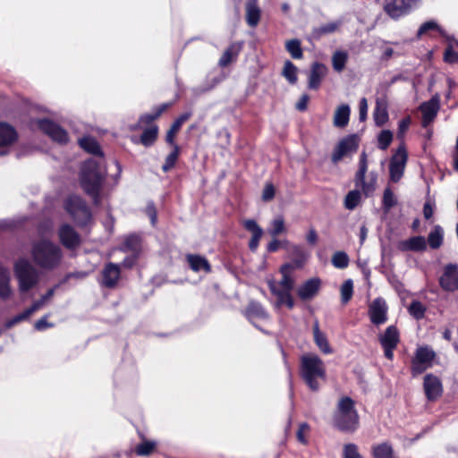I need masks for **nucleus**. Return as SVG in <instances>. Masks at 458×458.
<instances>
[{
    "mask_svg": "<svg viewBox=\"0 0 458 458\" xmlns=\"http://www.w3.org/2000/svg\"><path fill=\"white\" fill-rule=\"evenodd\" d=\"M80 145L83 149L95 156L84 162L80 182L83 191L93 199L95 203H98L100 189L106 174L102 152L96 140L91 137L80 140Z\"/></svg>",
    "mask_w": 458,
    "mask_h": 458,
    "instance_id": "1",
    "label": "nucleus"
},
{
    "mask_svg": "<svg viewBox=\"0 0 458 458\" xmlns=\"http://www.w3.org/2000/svg\"><path fill=\"white\" fill-rule=\"evenodd\" d=\"M34 263L40 268L52 270L57 267L63 259L61 248L47 239L35 242L31 249Z\"/></svg>",
    "mask_w": 458,
    "mask_h": 458,
    "instance_id": "2",
    "label": "nucleus"
},
{
    "mask_svg": "<svg viewBox=\"0 0 458 458\" xmlns=\"http://www.w3.org/2000/svg\"><path fill=\"white\" fill-rule=\"evenodd\" d=\"M333 425L348 433H352L359 428V415L352 398L344 396L338 400L333 415Z\"/></svg>",
    "mask_w": 458,
    "mask_h": 458,
    "instance_id": "3",
    "label": "nucleus"
},
{
    "mask_svg": "<svg viewBox=\"0 0 458 458\" xmlns=\"http://www.w3.org/2000/svg\"><path fill=\"white\" fill-rule=\"evenodd\" d=\"M301 377L312 391H318L320 381L326 378V369L322 360L314 354H307L301 358Z\"/></svg>",
    "mask_w": 458,
    "mask_h": 458,
    "instance_id": "4",
    "label": "nucleus"
},
{
    "mask_svg": "<svg viewBox=\"0 0 458 458\" xmlns=\"http://www.w3.org/2000/svg\"><path fill=\"white\" fill-rule=\"evenodd\" d=\"M14 274L18 280L21 293L28 292L36 286L39 280L38 270L25 259L16 261Z\"/></svg>",
    "mask_w": 458,
    "mask_h": 458,
    "instance_id": "5",
    "label": "nucleus"
},
{
    "mask_svg": "<svg viewBox=\"0 0 458 458\" xmlns=\"http://www.w3.org/2000/svg\"><path fill=\"white\" fill-rule=\"evenodd\" d=\"M368 171V160L367 154L363 151L360 154L359 169L355 174V185L360 188L362 193L366 197L371 196L377 188V174L375 172H370L368 176L366 173Z\"/></svg>",
    "mask_w": 458,
    "mask_h": 458,
    "instance_id": "6",
    "label": "nucleus"
},
{
    "mask_svg": "<svg viewBox=\"0 0 458 458\" xmlns=\"http://www.w3.org/2000/svg\"><path fill=\"white\" fill-rule=\"evenodd\" d=\"M64 208L80 225H86L90 220V211L86 203L79 196H70L65 201Z\"/></svg>",
    "mask_w": 458,
    "mask_h": 458,
    "instance_id": "7",
    "label": "nucleus"
},
{
    "mask_svg": "<svg viewBox=\"0 0 458 458\" xmlns=\"http://www.w3.org/2000/svg\"><path fill=\"white\" fill-rule=\"evenodd\" d=\"M408 155L403 144L400 145L395 154L393 155L390 166V179L394 182H397L403 175L405 165L407 163Z\"/></svg>",
    "mask_w": 458,
    "mask_h": 458,
    "instance_id": "8",
    "label": "nucleus"
},
{
    "mask_svg": "<svg viewBox=\"0 0 458 458\" xmlns=\"http://www.w3.org/2000/svg\"><path fill=\"white\" fill-rule=\"evenodd\" d=\"M419 4L420 0H391L385 4L384 10L392 19L397 20L409 13Z\"/></svg>",
    "mask_w": 458,
    "mask_h": 458,
    "instance_id": "9",
    "label": "nucleus"
},
{
    "mask_svg": "<svg viewBox=\"0 0 458 458\" xmlns=\"http://www.w3.org/2000/svg\"><path fill=\"white\" fill-rule=\"evenodd\" d=\"M387 311L386 301L381 297L376 298L369 305L368 315L370 322L377 327L385 324L387 321Z\"/></svg>",
    "mask_w": 458,
    "mask_h": 458,
    "instance_id": "10",
    "label": "nucleus"
},
{
    "mask_svg": "<svg viewBox=\"0 0 458 458\" xmlns=\"http://www.w3.org/2000/svg\"><path fill=\"white\" fill-rule=\"evenodd\" d=\"M359 146V138L356 135H349L342 139L332 154V161L338 163L344 157L356 152Z\"/></svg>",
    "mask_w": 458,
    "mask_h": 458,
    "instance_id": "11",
    "label": "nucleus"
},
{
    "mask_svg": "<svg viewBox=\"0 0 458 458\" xmlns=\"http://www.w3.org/2000/svg\"><path fill=\"white\" fill-rule=\"evenodd\" d=\"M36 124L43 132L58 143H66L69 140L66 131L48 119H39L36 122Z\"/></svg>",
    "mask_w": 458,
    "mask_h": 458,
    "instance_id": "12",
    "label": "nucleus"
},
{
    "mask_svg": "<svg viewBox=\"0 0 458 458\" xmlns=\"http://www.w3.org/2000/svg\"><path fill=\"white\" fill-rule=\"evenodd\" d=\"M439 284L446 292L458 290V265L450 263L444 267L443 274L439 278Z\"/></svg>",
    "mask_w": 458,
    "mask_h": 458,
    "instance_id": "13",
    "label": "nucleus"
},
{
    "mask_svg": "<svg viewBox=\"0 0 458 458\" xmlns=\"http://www.w3.org/2000/svg\"><path fill=\"white\" fill-rule=\"evenodd\" d=\"M379 342L384 349L385 356L392 360L394 350L399 343V332L394 326H389L384 334L379 336Z\"/></svg>",
    "mask_w": 458,
    "mask_h": 458,
    "instance_id": "14",
    "label": "nucleus"
},
{
    "mask_svg": "<svg viewBox=\"0 0 458 458\" xmlns=\"http://www.w3.org/2000/svg\"><path fill=\"white\" fill-rule=\"evenodd\" d=\"M435 357L434 352L428 347L419 348L412 361V373L418 375L426 370Z\"/></svg>",
    "mask_w": 458,
    "mask_h": 458,
    "instance_id": "15",
    "label": "nucleus"
},
{
    "mask_svg": "<svg viewBox=\"0 0 458 458\" xmlns=\"http://www.w3.org/2000/svg\"><path fill=\"white\" fill-rule=\"evenodd\" d=\"M268 287L274 296L276 297V306L285 304L289 309H293L294 302L290 292L284 289L275 280H268Z\"/></svg>",
    "mask_w": 458,
    "mask_h": 458,
    "instance_id": "16",
    "label": "nucleus"
},
{
    "mask_svg": "<svg viewBox=\"0 0 458 458\" xmlns=\"http://www.w3.org/2000/svg\"><path fill=\"white\" fill-rule=\"evenodd\" d=\"M439 96L435 95L429 101L420 105L423 126H428L434 120L439 109Z\"/></svg>",
    "mask_w": 458,
    "mask_h": 458,
    "instance_id": "17",
    "label": "nucleus"
},
{
    "mask_svg": "<svg viewBox=\"0 0 458 458\" xmlns=\"http://www.w3.org/2000/svg\"><path fill=\"white\" fill-rule=\"evenodd\" d=\"M423 385L425 394L429 401L437 399L443 392L440 379L431 374L425 376Z\"/></svg>",
    "mask_w": 458,
    "mask_h": 458,
    "instance_id": "18",
    "label": "nucleus"
},
{
    "mask_svg": "<svg viewBox=\"0 0 458 458\" xmlns=\"http://www.w3.org/2000/svg\"><path fill=\"white\" fill-rule=\"evenodd\" d=\"M321 281L318 277H313L304 282L298 289L297 293L302 301H308L314 298L320 288Z\"/></svg>",
    "mask_w": 458,
    "mask_h": 458,
    "instance_id": "19",
    "label": "nucleus"
},
{
    "mask_svg": "<svg viewBox=\"0 0 458 458\" xmlns=\"http://www.w3.org/2000/svg\"><path fill=\"white\" fill-rule=\"evenodd\" d=\"M59 238L64 246L68 249L75 248L80 243V236L69 225H64L59 229Z\"/></svg>",
    "mask_w": 458,
    "mask_h": 458,
    "instance_id": "20",
    "label": "nucleus"
},
{
    "mask_svg": "<svg viewBox=\"0 0 458 458\" xmlns=\"http://www.w3.org/2000/svg\"><path fill=\"white\" fill-rule=\"evenodd\" d=\"M120 278V267L114 263L107 264L102 271V284L108 288L116 285Z\"/></svg>",
    "mask_w": 458,
    "mask_h": 458,
    "instance_id": "21",
    "label": "nucleus"
},
{
    "mask_svg": "<svg viewBox=\"0 0 458 458\" xmlns=\"http://www.w3.org/2000/svg\"><path fill=\"white\" fill-rule=\"evenodd\" d=\"M17 140L15 129L7 123L0 122V147L8 148Z\"/></svg>",
    "mask_w": 458,
    "mask_h": 458,
    "instance_id": "22",
    "label": "nucleus"
},
{
    "mask_svg": "<svg viewBox=\"0 0 458 458\" xmlns=\"http://www.w3.org/2000/svg\"><path fill=\"white\" fill-rule=\"evenodd\" d=\"M326 73L327 67L324 64L318 63L313 64L309 76V88L317 89Z\"/></svg>",
    "mask_w": 458,
    "mask_h": 458,
    "instance_id": "23",
    "label": "nucleus"
},
{
    "mask_svg": "<svg viewBox=\"0 0 458 458\" xmlns=\"http://www.w3.org/2000/svg\"><path fill=\"white\" fill-rule=\"evenodd\" d=\"M373 117L377 126L384 125L388 120L387 102L385 98H378L376 100V107Z\"/></svg>",
    "mask_w": 458,
    "mask_h": 458,
    "instance_id": "24",
    "label": "nucleus"
},
{
    "mask_svg": "<svg viewBox=\"0 0 458 458\" xmlns=\"http://www.w3.org/2000/svg\"><path fill=\"white\" fill-rule=\"evenodd\" d=\"M157 134L158 127L157 125H150L144 129L140 139L132 137L131 141L135 144L140 143L145 147H150L155 143Z\"/></svg>",
    "mask_w": 458,
    "mask_h": 458,
    "instance_id": "25",
    "label": "nucleus"
},
{
    "mask_svg": "<svg viewBox=\"0 0 458 458\" xmlns=\"http://www.w3.org/2000/svg\"><path fill=\"white\" fill-rule=\"evenodd\" d=\"M373 458H397L394 455V448L388 442H383L371 446Z\"/></svg>",
    "mask_w": 458,
    "mask_h": 458,
    "instance_id": "26",
    "label": "nucleus"
},
{
    "mask_svg": "<svg viewBox=\"0 0 458 458\" xmlns=\"http://www.w3.org/2000/svg\"><path fill=\"white\" fill-rule=\"evenodd\" d=\"M427 248V242L422 236H414L400 243L402 250L422 251Z\"/></svg>",
    "mask_w": 458,
    "mask_h": 458,
    "instance_id": "27",
    "label": "nucleus"
},
{
    "mask_svg": "<svg viewBox=\"0 0 458 458\" xmlns=\"http://www.w3.org/2000/svg\"><path fill=\"white\" fill-rule=\"evenodd\" d=\"M260 19V9L257 0H249L246 4V21L250 27L258 25Z\"/></svg>",
    "mask_w": 458,
    "mask_h": 458,
    "instance_id": "28",
    "label": "nucleus"
},
{
    "mask_svg": "<svg viewBox=\"0 0 458 458\" xmlns=\"http://www.w3.org/2000/svg\"><path fill=\"white\" fill-rule=\"evenodd\" d=\"M350 106L348 105L339 106L334 114V125L338 128L345 127L350 119Z\"/></svg>",
    "mask_w": 458,
    "mask_h": 458,
    "instance_id": "29",
    "label": "nucleus"
},
{
    "mask_svg": "<svg viewBox=\"0 0 458 458\" xmlns=\"http://www.w3.org/2000/svg\"><path fill=\"white\" fill-rule=\"evenodd\" d=\"M242 49L241 43H233L224 52L221 58L219 59V65L221 67H226L230 63L234 61Z\"/></svg>",
    "mask_w": 458,
    "mask_h": 458,
    "instance_id": "30",
    "label": "nucleus"
},
{
    "mask_svg": "<svg viewBox=\"0 0 458 458\" xmlns=\"http://www.w3.org/2000/svg\"><path fill=\"white\" fill-rule=\"evenodd\" d=\"M314 341L318 347L326 354L332 352L327 338L324 333L319 330L318 322L316 321L313 326Z\"/></svg>",
    "mask_w": 458,
    "mask_h": 458,
    "instance_id": "31",
    "label": "nucleus"
},
{
    "mask_svg": "<svg viewBox=\"0 0 458 458\" xmlns=\"http://www.w3.org/2000/svg\"><path fill=\"white\" fill-rule=\"evenodd\" d=\"M10 284V274L7 268L0 265V297L7 299L12 294Z\"/></svg>",
    "mask_w": 458,
    "mask_h": 458,
    "instance_id": "32",
    "label": "nucleus"
},
{
    "mask_svg": "<svg viewBox=\"0 0 458 458\" xmlns=\"http://www.w3.org/2000/svg\"><path fill=\"white\" fill-rule=\"evenodd\" d=\"M172 106V103H165L156 108L153 114H146L140 117L137 127L141 128L143 124L153 125L152 122L158 118L163 112Z\"/></svg>",
    "mask_w": 458,
    "mask_h": 458,
    "instance_id": "33",
    "label": "nucleus"
},
{
    "mask_svg": "<svg viewBox=\"0 0 458 458\" xmlns=\"http://www.w3.org/2000/svg\"><path fill=\"white\" fill-rule=\"evenodd\" d=\"M191 116V113H184L181 114L172 124L170 130L167 131L165 140L169 144H174V137L179 131L180 128Z\"/></svg>",
    "mask_w": 458,
    "mask_h": 458,
    "instance_id": "34",
    "label": "nucleus"
},
{
    "mask_svg": "<svg viewBox=\"0 0 458 458\" xmlns=\"http://www.w3.org/2000/svg\"><path fill=\"white\" fill-rule=\"evenodd\" d=\"M292 268L293 267L290 264L282 266L280 269L282 279L278 282L276 281L279 285L290 293L292 292L294 285V280L290 275Z\"/></svg>",
    "mask_w": 458,
    "mask_h": 458,
    "instance_id": "35",
    "label": "nucleus"
},
{
    "mask_svg": "<svg viewBox=\"0 0 458 458\" xmlns=\"http://www.w3.org/2000/svg\"><path fill=\"white\" fill-rule=\"evenodd\" d=\"M246 316L250 321L253 323L256 318H266L267 317L266 310L259 302L251 301L247 310Z\"/></svg>",
    "mask_w": 458,
    "mask_h": 458,
    "instance_id": "36",
    "label": "nucleus"
},
{
    "mask_svg": "<svg viewBox=\"0 0 458 458\" xmlns=\"http://www.w3.org/2000/svg\"><path fill=\"white\" fill-rule=\"evenodd\" d=\"M187 260L191 268L196 272L205 270L206 272L210 271V265L208 260L199 255H188Z\"/></svg>",
    "mask_w": 458,
    "mask_h": 458,
    "instance_id": "37",
    "label": "nucleus"
},
{
    "mask_svg": "<svg viewBox=\"0 0 458 458\" xmlns=\"http://www.w3.org/2000/svg\"><path fill=\"white\" fill-rule=\"evenodd\" d=\"M444 231L441 226L436 225L428 236L430 248L438 249L443 243Z\"/></svg>",
    "mask_w": 458,
    "mask_h": 458,
    "instance_id": "38",
    "label": "nucleus"
},
{
    "mask_svg": "<svg viewBox=\"0 0 458 458\" xmlns=\"http://www.w3.org/2000/svg\"><path fill=\"white\" fill-rule=\"evenodd\" d=\"M285 232L286 227L283 216H279L271 221L270 227L268 229V233L273 238H276L278 235L283 234Z\"/></svg>",
    "mask_w": 458,
    "mask_h": 458,
    "instance_id": "39",
    "label": "nucleus"
},
{
    "mask_svg": "<svg viewBox=\"0 0 458 458\" xmlns=\"http://www.w3.org/2000/svg\"><path fill=\"white\" fill-rule=\"evenodd\" d=\"M340 26H341V22L340 21H334V22H329V23H327V24H323V25H321V26H319L318 28H315L313 30V32H312L313 37L320 38L323 35L334 33L336 30H338Z\"/></svg>",
    "mask_w": 458,
    "mask_h": 458,
    "instance_id": "40",
    "label": "nucleus"
},
{
    "mask_svg": "<svg viewBox=\"0 0 458 458\" xmlns=\"http://www.w3.org/2000/svg\"><path fill=\"white\" fill-rule=\"evenodd\" d=\"M437 31L441 36H445V31L443 30L437 21H428L421 24L417 36L420 38L428 31Z\"/></svg>",
    "mask_w": 458,
    "mask_h": 458,
    "instance_id": "41",
    "label": "nucleus"
},
{
    "mask_svg": "<svg viewBox=\"0 0 458 458\" xmlns=\"http://www.w3.org/2000/svg\"><path fill=\"white\" fill-rule=\"evenodd\" d=\"M444 59L446 63H458V41L453 40L445 51Z\"/></svg>",
    "mask_w": 458,
    "mask_h": 458,
    "instance_id": "42",
    "label": "nucleus"
},
{
    "mask_svg": "<svg viewBox=\"0 0 458 458\" xmlns=\"http://www.w3.org/2000/svg\"><path fill=\"white\" fill-rule=\"evenodd\" d=\"M348 60V55L344 51H336L332 57V64L336 72L344 70L345 64Z\"/></svg>",
    "mask_w": 458,
    "mask_h": 458,
    "instance_id": "43",
    "label": "nucleus"
},
{
    "mask_svg": "<svg viewBox=\"0 0 458 458\" xmlns=\"http://www.w3.org/2000/svg\"><path fill=\"white\" fill-rule=\"evenodd\" d=\"M360 201V192L358 190H353L348 192L344 199V207L349 209H354Z\"/></svg>",
    "mask_w": 458,
    "mask_h": 458,
    "instance_id": "44",
    "label": "nucleus"
},
{
    "mask_svg": "<svg viewBox=\"0 0 458 458\" xmlns=\"http://www.w3.org/2000/svg\"><path fill=\"white\" fill-rule=\"evenodd\" d=\"M332 264L336 268H345L349 265V257L344 251H336L332 256Z\"/></svg>",
    "mask_w": 458,
    "mask_h": 458,
    "instance_id": "45",
    "label": "nucleus"
},
{
    "mask_svg": "<svg viewBox=\"0 0 458 458\" xmlns=\"http://www.w3.org/2000/svg\"><path fill=\"white\" fill-rule=\"evenodd\" d=\"M353 293V282L352 279H347L341 286V301L346 304L352 297Z\"/></svg>",
    "mask_w": 458,
    "mask_h": 458,
    "instance_id": "46",
    "label": "nucleus"
},
{
    "mask_svg": "<svg viewBox=\"0 0 458 458\" xmlns=\"http://www.w3.org/2000/svg\"><path fill=\"white\" fill-rule=\"evenodd\" d=\"M285 47L293 58L301 59L302 57L301 42L298 39H292L287 41L285 44Z\"/></svg>",
    "mask_w": 458,
    "mask_h": 458,
    "instance_id": "47",
    "label": "nucleus"
},
{
    "mask_svg": "<svg viewBox=\"0 0 458 458\" xmlns=\"http://www.w3.org/2000/svg\"><path fill=\"white\" fill-rule=\"evenodd\" d=\"M283 75L292 84L297 81V67L290 61L284 63Z\"/></svg>",
    "mask_w": 458,
    "mask_h": 458,
    "instance_id": "48",
    "label": "nucleus"
},
{
    "mask_svg": "<svg viewBox=\"0 0 458 458\" xmlns=\"http://www.w3.org/2000/svg\"><path fill=\"white\" fill-rule=\"evenodd\" d=\"M156 448V442L143 441L136 446V454L140 456L149 455Z\"/></svg>",
    "mask_w": 458,
    "mask_h": 458,
    "instance_id": "49",
    "label": "nucleus"
},
{
    "mask_svg": "<svg viewBox=\"0 0 458 458\" xmlns=\"http://www.w3.org/2000/svg\"><path fill=\"white\" fill-rule=\"evenodd\" d=\"M178 156L179 147L174 145V150L166 157L165 161L162 165V170L164 172H168L170 169H172L177 161Z\"/></svg>",
    "mask_w": 458,
    "mask_h": 458,
    "instance_id": "50",
    "label": "nucleus"
},
{
    "mask_svg": "<svg viewBox=\"0 0 458 458\" xmlns=\"http://www.w3.org/2000/svg\"><path fill=\"white\" fill-rule=\"evenodd\" d=\"M425 310L426 309L424 305L417 301H412L409 307L410 314L417 319H420L424 317Z\"/></svg>",
    "mask_w": 458,
    "mask_h": 458,
    "instance_id": "51",
    "label": "nucleus"
},
{
    "mask_svg": "<svg viewBox=\"0 0 458 458\" xmlns=\"http://www.w3.org/2000/svg\"><path fill=\"white\" fill-rule=\"evenodd\" d=\"M378 148L385 150L388 148L393 140V134L390 131L385 130L378 135Z\"/></svg>",
    "mask_w": 458,
    "mask_h": 458,
    "instance_id": "52",
    "label": "nucleus"
},
{
    "mask_svg": "<svg viewBox=\"0 0 458 458\" xmlns=\"http://www.w3.org/2000/svg\"><path fill=\"white\" fill-rule=\"evenodd\" d=\"M292 254L297 258V259L294 260V263L298 267H301L308 259V254H306L300 246H293L292 248Z\"/></svg>",
    "mask_w": 458,
    "mask_h": 458,
    "instance_id": "53",
    "label": "nucleus"
},
{
    "mask_svg": "<svg viewBox=\"0 0 458 458\" xmlns=\"http://www.w3.org/2000/svg\"><path fill=\"white\" fill-rule=\"evenodd\" d=\"M140 245V238L137 235H130L125 239L123 249L137 251Z\"/></svg>",
    "mask_w": 458,
    "mask_h": 458,
    "instance_id": "54",
    "label": "nucleus"
},
{
    "mask_svg": "<svg viewBox=\"0 0 458 458\" xmlns=\"http://www.w3.org/2000/svg\"><path fill=\"white\" fill-rule=\"evenodd\" d=\"M395 203H396V200H395V197H394L393 191L389 188H386L384 191V195H383L384 208L386 210H389L395 205Z\"/></svg>",
    "mask_w": 458,
    "mask_h": 458,
    "instance_id": "55",
    "label": "nucleus"
},
{
    "mask_svg": "<svg viewBox=\"0 0 458 458\" xmlns=\"http://www.w3.org/2000/svg\"><path fill=\"white\" fill-rule=\"evenodd\" d=\"M343 453L344 458H363L355 444L345 445Z\"/></svg>",
    "mask_w": 458,
    "mask_h": 458,
    "instance_id": "56",
    "label": "nucleus"
},
{
    "mask_svg": "<svg viewBox=\"0 0 458 458\" xmlns=\"http://www.w3.org/2000/svg\"><path fill=\"white\" fill-rule=\"evenodd\" d=\"M244 228L250 232L252 234H263L262 228L253 219H248L243 221Z\"/></svg>",
    "mask_w": 458,
    "mask_h": 458,
    "instance_id": "57",
    "label": "nucleus"
},
{
    "mask_svg": "<svg viewBox=\"0 0 458 458\" xmlns=\"http://www.w3.org/2000/svg\"><path fill=\"white\" fill-rule=\"evenodd\" d=\"M275 187L272 183H267L262 192V199L264 201H269L275 197Z\"/></svg>",
    "mask_w": 458,
    "mask_h": 458,
    "instance_id": "58",
    "label": "nucleus"
},
{
    "mask_svg": "<svg viewBox=\"0 0 458 458\" xmlns=\"http://www.w3.org/2000/svg\"><path fill=\"white\" fill-rule=\"evenodd\" d=\"M309 429H310V427L308 424L303 423V424L300 425L299 429L297 431V438L301 443H302V444L307 443L306 435H307Z\"/></svg>",
    "mask_w": 458,
    "mask_h": 458,
    "instance_id": "59",
    "label": "nucleus"
},
{
    "mask_svg": "<svg viewBox=\"0 0 458 458\" xmlns=\"http://www.w3.org/2000/svg\"><path fill=\"white\" fill-rule=\"evenodd\" d=\"M46 303L47 302L43 299L35 301L30 308L25 310L26 315L30 317L34 312L40 310Z\"/></svg>",
    "mask_w": 458,
    "mask_h": 458,
    "instance_id": "60",
    "label": "nucleus"
},
{
    "mask_svg": "<svg viewBox=\"0 0 458 458\" xmlns=\"http://www.w3.org/2000/svg\"><path fill=\"white\" fill-rule=\"evenodd\" d=\"M46 303L47 302L43 299L35 301L30 308L25 310L26 315L30 317L34 312L40 310Z\"/></svg>",
    "mask_w": 458,
    "mask_h": 458,
    "instance_id": "61",
    "label": "nucleus"
},
{
    "mask_svg": "<svg viewBox=\"0 0 458 458\" xmlns=\"http://www.w3.org/2000/svg\"><path fill=\"white\" fill-rule=\"evenodd\" d=\"M411 124V118L406 117L399 122L398 136L403 137Z\"/></svg>",
    "mask_w": 458,
    "mask_h": 458,
    "instance_id": "62",
    "label": "nucleus"
},
{
    "mask_svg": "<svg viewBox=\"0 0 458 458\" xmlns=\"http://www.w3.org/2000/svg\"><path fill=\"white\" fill-rule=\"evenodd\" d=\"M368 114V101L365 98H362L360 101V120L361 122L365 121Z\"/></svg>",
    "mask_w": 458,
    "mask_h": 458,
    "instance_id": "63",
    "label": "nucleus"
},
{
    "mask_svg": "<svg viewBox=\"0 0 458 458\" xmlns=\"http://www.w3.org/2000/svg\"><path fill=\"white\" fill-rule=\"evenodd\" d=\"M30 317L29 315H26V311L24 310L23 312H21V314L15 316L14 318H13L12 319L8 320L6 322V327H12L13 326H14L15 324L22 321V320H25V319H28Z\"/></svg>",
    "mask_w": 458,
    "mask_h": 458,
    "instance_id": "64",
    "label": "nucleus"
}]
</instances>
